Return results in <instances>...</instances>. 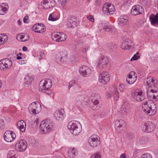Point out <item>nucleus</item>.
<instances>
[{
    "mask_svg": "<svg viewBox=\"0 0 158 158\" xmlns=\"http://www.w3.org/2000/svg\"><path fill=\"white\" fill-rule=\"evenodd\" d=\"M106 28V29H105L104 30L107 32L111 31L112 32H114L115 31L114 27L111 25H109V26Z\"/></svg>",
    "mask_w": 158,
    "mask_h": 158,
    "instance_id": "c9c22d12",
    "label": "nucleus"
},
{
    "mask_svg": "<svg viewBox=\"0 0 158 158\" xmlns=\"http://www.w3.org/2000/svg\"><path fill=\"white\" fill-rule=\"evenodd\" d=\"M93 105L94 106H93L94 108V107H97V105H98V104L99 103V102L98 100H95L94 101V102H92Z\"/></svg>",
    "mask_w": 158,
    "mask_h": 158,
    "instance_id": "6e6d98bb",
    "label": "nucleus"
},
{
    "mask_svg": "<svg viewBox=\"0 0 158 158\" xmlns=\"http://www.w3.org/2000/svg\"><path fill=\"white\" fill-rule=\"evenodd\" d=\"M128 17L127 15L121 16L118 19V22L119 25L123 26L126 24L128 21Z\"/></svg>",
    "mask_w": 158,
    "mask_h": 158,
    "instance_id": "5701e85b",
    "label": "nucleus"
},
{
    "mask_svg": "<svg viewBox=\"0 0 158 158\" xmlns=\"http://www.w3.org/2000/svg\"><path fill=\"white\" fill-rule=\"evenodd\" d=\"M149 91L148 90L147 92V95L148 98L149 99H158V90L156 92H151L150 89Z\"/></svg>",
    "mask_w": 158,
    "mask_h": 158,
    "instance_id": "b1692460",
    "label": "nucleus"
},
{
    "mask_svg": "<svg viewBox=\"0 0 158 158\" xmlns=\"http://www.w3.org/2000/svg\"><path fill=\"white\" fill-rule=\"evenodd\" d=\"M75 81L74 80H72L69 83V87L68 88L69 89H70V88L73 86L74 85H75Z\"/></svg>",
    "mask_w": 158,
    "mask_h": 158,
    "instance_id": "de8ad7c7",
    "label": "nucleus"
},
{
    "mask_svg": "<svg viewBox=\"0 0 158 158\" xmlns=\"http://www.w3.org/2000/svg\"><path fill=\"white\" fill-rule=\"evenodd\" d=\"M7 158H16L17 156L15 151L10 150L7 154Z\"/></svg>",
    "mask_w": 158,
    "mask_h": 158,
    "instance_id": "c756f323",
    "label": "nucleus"
},
{
    "mask_svg": "<svg viewBox=\"0 0 158 158\" xmlns=\"http://www.w3.org/2000/svg\"><path fill=\"white\" fill-rule=\"evenodd\" d=\"M147 85L149 86L148 90L150 89L151 92H156L158 90L157 88V81L151 76L148 77L146 79Z\"/></svg>",
    "mask_w": 158,
    "mask_h": 158,
    "instance_id": "20e7f679",
    "label": "nucleus"
},
{
    "mask_svg": "<svg viewBox=\"0 0 158 158\" xmlns=\"http://www.w3.org/2000/svg\"><path fill=\"white\" fill-rule=\"evenodd\" d=\"M67 0H58L59 3L61 4L62 5H64L66 2Z\"/></svg>",
    "mask_w": 158,
    "mask_h": 158,
    "instance_id": "4d7b16f0",
    "label": "nucleus"
},
{
    "mask_svg": "<svg viewBox=\"0 0 158 158\" xmlns=\"http://www.w3.org/2000/svg\"><path fill=\"white\" fill-rule=\"evenodd\" d=\"M127 138L129 139H132L134 137V134L133 133H128L127 134Z\"/></svg>",
    "mask_w": 158,
    "mask_h": 158,
    "instance_id": "49530a36",
    "label": "nucleus"
},
{
    "mask_svg": "<svg viewBox=\"0 0 158 158\" xmlns=\"http://www.w3.org/2000/svg\"><path fill=\"white\" fill-rule=\"evenodd\" d=\"M77 149L75 148H70L68 151V156L71 158H73L78 154Z\"/></svg>",
    "mask_w": 158,
    "mask_h": 158,
    "instance_id": "a878e982",
    "label": "nucleus"
},
{
    "mask_svg": "<svg viewBox=\"0 0 158 158\" xmlns=\"http://www.w3.org/2000/svg\"><path fill=\"white\" fill-rule=\"evenodd\" d=\"M110 75L107 72H103L100 74L99 79L100 82L103 84H106L110 80Z\"/></svg>",
    "mask_w": 158,
    "mask_h": 158,
    "instance_id": "2eb2a0df",
    "label": "nucleus"
},
{
    "mask_svg": "<svg viewBox=\"0 0 158 158\" xmlns=\"http://www.w3.org/2000/svg\"><path fill=\"white\" fill-rule=\"evenodd\" d=\"M27 147L26 141L23 139H20L17 142L15 145V150L18 152H23Z\"/></svg>",
    "mask_w": 158,
    "mask_h": 158,
    "instance_id": "1a4fd4ad",
    "label": "nucleus"
},
{
    "mask_svg": "<svg viewBox=\"0 0 158 158\" xmlns=\"http://www.w3.org/2000/svg\"><path fill=\"white\" fill-rule=\"evenodd\" d=\"M27 49V48L25 46H23L22 48V50L23 51H26Z\"/></svg>",
    "mask_w": 158,
    "mask_h": 158,
    "instance_id": "69168bd1",
    "label": "nucleus"
},
{
    "mask_svg": "<svg viewBox=\"0 0 158 158\" xmlns=\"http://www.w3.org/2000/svg\"><path fill=\"white\" fill-rule=\"evenodd\" d=\"M142 3L143 4L148 6L151 4V1L150 0H143Z\"/></svg>",
    "mask_w": 158,
    "mask_h": 158,
    "instance_id": "58836bf2",
    "label": "nucleus"
},
{
    "mask_svg": "<svg viewBox=\"0 0 158 158\" xmlns=\"http://www.w3.org/2000/svg\"><path fill=\"white\" fill-rule=\"evenodd\" d=\"M123 123H125V122L122 120H116L115 122L114 127L116 129H117L118 126L119 124Z\"/></svg>",
    "mask_w": 158,
    "mask_h": 158,
    "instance_id": "e433bc0d",
    "label": "nucleus"
},
{
    "mask_svg": "<svg viewBox=\"0 0 158 158\" xmlns=\"http://www.w3.org/2000/svg\"><path fill=\"white\" fill-rule=\"evenodd\" d=\"M142 109L145 113L150 116L154 114L156 111V105L152 100L143 102Z\"/></svg>",
    "mask_w": 158,
    "mask_h": 158,
    "instance_id": "f257e3e1",
    "label": "nucleus"
},
{
    "mask_svg": "<svg viewBox=\"0 0 158 158\" xmlns=\"http://www.w3.org/2000/svg\"><path fill=\"white\" fill-rule=\"evenodd\" d=\"M45 27L42 23H38L34 25L32 27L33 31L35 32L39 33H42L45 30Z\"/></svg>",
    "mask_w": 158,
    "mask_h": 158,
    "instance_id": "f3484780",
    "label": "nucleus"
},
{
    "mask_svg": "<svg viewBox=\"0 0 158 158\" xmlns=\"http://www.w3.org/2000/svg\"><path fill=\"white\" fill-rule=\"evenodd\" d=\"M64 58L61 55L58 56L56 59V60L57 62L59 63H61L64 61Z\"/></svg>",
    "mask_w": 158,
    "mask_h": 158,
    "instance_id": "37998d69",
    "label": "nucleus"
},
{
    "mask_svg": "<svg viewBox=\"0 0 158 158\" xmlns=\"http://www.w3.org/2000/svg\"><path fill=\"white\" fill-rule=\"evenodd\" d=\"M70 60L73 63H75L76 61V56L75 55L71 57Z\"/></svg>",
    "mask_w": 158,
    "mask_h": 158,
    "instance_id": "864d4df0",
    "label": "nucleus"
},
{
    "mask_svg": "<svg viewBox=\"0 0 158 158\" xmlns=\"http://www.w3.org/2000/svg\"><path fill=\"white\" fill-rule=\"evenodd\" d=\"M108 62V58L106 56H103L100 58L97 66L100 69H102L106 67Z\"/></svg>",
    "mask_w": 158,
    "mask_h": 158,
    "instance_id": "aec40b11",
    "label": "nucleus"
},
{
    "mask_svg": "<svg viewBox=\"0 0 158 158\" xmlns=\"http://www.w3.org/2000/svg\"><path fill=\"white\" fill-rule=\"evenodd\" d=\"M110 48L112 49H113L114 48H115L116 47V45L114 44H110Z\"/></svg>",
    "mask_w": 158,
    "mask_h": 158,
    "instance_id": "bf43d9fd",
    "label": "nucleus"
},
{
    "mask_svg": "<svg viewBox=\"0 0 158 158\" xmlns=\"http://www.w3.org/2000/svg\"><path fill=\"white\" fill-rule=\"evenodd\" d=\"M101 156L99 153H96L92 155L91 158H101Z\"/></svg>",
    "mask_w": 158,
    "mask_h": 158,
    "instance_id": "a18cd8bd",
    "label": "nucleus"
},
{
    "mask_svg": "<svg viewBox=\"0 0 158 158\" xmlns=\"http://www.w3.org/2000/svg\"><path fill=\"white\" fill-rule=\"evenodd\" d=\"M109 25V23L108 22L103 23H102V27L104 30Z\"/></svg>",
    "mask_w": 158,
    "mask_h": 158,
    "instance_id": "09e8293b",
    "label": "nucleus"
},
{
    "mask_svg": "<svg viewBox=\"0 0 158 158\" xmlns=\"http://www.w3.org/2000/svg\"><path fill=\"white\" fill-rule=\"evenodd\" d=\"M53 124L49 120H46L41 123L40 128L44 133H46L50 131L52 129Z\"/></svg>",
    "mask_w": 158,
    "mask_h": 158,
    "instance_id": "7ed1b4c3",
    "label": "nucleus"
},
{
    "mask_svg": "<svg viewBox=\"0 0 158 158\" xmlns=\"http://www.w3.org/2000/svg\"><path fill=\"white\" fill-rule=\"evenodd\" d=\"M49 0H44L42 2L41 4L44 8H45L46 9L49 8Z\"/></svg>",
    "mask_w": 158,
    "mask_h": 158,
    "instance_id": "f704fd0d",
    "label": "nucleus"
},
{
    "mask_svg": "<svg viewBox=\"0 0 158 158\" xmlns=\"http://www.w3.org/2000/svg\"><path fill=\"white\" fill-rule=\"evenodd\" d=\"M141 128L143 131L145 132L150 133L154 131L155 129V126L152 122L147 121L142 124Z\"/></svg>",
    "mask_w": 158,
    "mask_h": 158,
    "instance_id": "423d86ee",
    "label": "nucleus"
},
{
    "mask_svg": "<svg viewBox=\"0 0 158 158\" xmlns=\"http://www.w3.org/2000/svg\"><path fill=\"white\" fill-rule=\"evenodd\" d=\"M149 140V138L146 136L140 137L137 141L138 143L144 144L148 142Z\"/></svg>",
    "mask_w": 158,
    "mask_h": 158,
    "instance_id": "cd10ccee",
    "label": "nucleus"
},
{
    "mask_svg": "<svg viewBox=\"0 0 158 158\" xmlns=\"http://www.w3.org/2000/svg\"><path fill=\"white\" fill-rule=\"evenodd\" d=\"M79 72L82 76L87 77L90 75L91 73V70L87 66L84 65L79 68Z\"/></svg>",
    "mask_w": 158,
    "mask_h": 158,
    "instance_id": "4468645a",
    "label": "nucleus"
},
{
    "mask_svg": "<svg viewBox=\"0 0 158 158\" xmlns=\"http://www.w3.org/2000/svg\"><path fill=\"white\" fill-rule=\"evenodd\" d=\"M8 4L6 3H3L0 5V15H4L7 11V7Z\"/></svg>",
    "mask_w": 158,
    "mask_h": 158,
    "instance_id": "bb28decb",
    "label": "nucleus"
},
{
    "mask_svg": "<svg viewBox=\"0 0 158 158\" xmlns=\"http://www.w3.org/2000/svg\"><path fill=\"white\" fill-rule=\"evenodd\" d=\"M49 20H51L52 21H55L57 20L56 18H54L52 16L51 14H50L48 19Z\"/></svg>",
    "mask_w": 158,
    "mask_h": 158,
    "instance_id": "5fc2aeb1",
    "label": "nucleus"
},
{
    "mask_svg": "<svg viewBox=\"0 0 158 158\" xmlns=\"http://www.w3.org/2000/svg\"><path fill=\"white\" fill-rule=\"evenodd\" d=\"M17 126L20 130L22 132L25 131L26 127V123L23 120L19 121L17 123Z\"/></svg>",
    "mask_w": 158,
    "mask_h": 158,
    "instance_id": "393cba45",
    "label": "nucleus"
},
{
    "mask_svg": "<svg viewBox=\"0 0 158 158\" xmlns=\"http://www.w3.org/2000/svg\"><path fill=\"white\" fill-rule=\"evenodd\" d=\"M137 77L136 73L133 71H131L128 74V77L126 79V81L128 84H132L136 81Z\"/></svg>",
    "mask_w": 158,
    "mask_h": 158,
    "instance_id": "412c9836",
    "label": "nucleus"
},
{
    "mask_svg": "<svg viewBox=\"0 0 158 158\" xmlns=\"http://www.w3.org/2000/svg\"><path fill=\"white\" fill-rule=\"evenodd\" d=\"M88 141L90 146L94 148L98 147L100 144V138L96 135L91 136L89 138Z\"/></svg>",
    "mask_w": 158,
    "mask_h": 158,
    "instance_id": "9d476101",
    "label": "nucleus"
},
{
    "mask_svg": "<svg viewBox=\"0 0 158 158\" xmlns=\"http://www.w3.org/2000/svg\"><path fill=\"white\" fill-rule=\"evenodd\" d=\"M125 123H123V124H119L118 126V127L117 128V129H116L117 131H120L122 130V127L124 126Z\"/></svg>",
    "mask_w": 158,
    "mask_h": 158,
    "instance_id": "3c124183",
    "label": "nucleus"
},
{
    "mask_svg": "<svg viewBox=\"0 0 158 158\" xmlns=\"http://www.w3.org/2000/svg\"><path fill=\"white\" fill-rule=\"evenodd\" d=\"M3 122L2 121L1 119H0V129L1 128L3 125Z\"/></svg>",
    "mask_w": 158,
    "mask_h": 158,
    "instance_id": "e2e57ef3",
    "label": "nucleus"
},
{
    "mask_svg": "<svg viewBox=\"0 0 158 158\" xmlns=\"http://www.w3.org/2000/svg\"><path fill=\"white\" fill-rule=\"evenodd\" d=\"M16 138V135L13 131H7L4 134V138L7 142H11Z\"/></svg>",
    "mask_w": 158,
    "mask_h": 158,
    "instance_id": "f8f14e48",
    "label": "nucleus"
},
{
    "mask_svg": "<svg viewBox=\"0 0 158 158\" xmlns=\"http://www.w3.org/2000/svg\"><path fill=\"white\" fill-rule=\"evenodd\" d=\"M56 5V2L54 0H49V8L55 6Z\"/></svg>",
    "mask_w": 158,
    "mask_h": 158,
    "instance_id": "ea45409f",
    "label": "nucleus"
},
{
    "mask_svg": "<svg viewBox=\"0 0 158 158\" xmlns=\"http://www.w3.org/2000/svg\"><path fill=\"white\" fill-rule=\"evenodd\" d=\"M59 32H56V33L53 34L52 35V38L54 41H58L59 39L58 37L60 36V34H59Z\"/></svg>",
    "mask_w": 158,
    "mask_h": 158,
    "instance_id": "473e14b6",
    "label": "nucleus"
},
{
    "mask_svg": "<svg viewBox=\"0 0 158 158\" xmlns=\"http://www.w3.org/2000/svg\"><path fill=\"white\" fill-rule=\"evenodd\" d=\"M23 21L24 23H28L27 21V19L26 17L24 18L23 19Z\"/></svg>",
    "mask_w": 158,
    "mask_h": 158,
    "instance_id": "0e129e2a",
    "label": "nucleus"
},
{
    "mask_svg": "<svg viewBox=\"0 0 158 158\" xmlns=\"http://www.w3.org/2000/svg\"><path fill=\"white\" fill-rule=\"evenodd\" d=\"M52 81L51 79H47L46 80H41L39 83V90L40 91H44V90L50 89L52 86Z\"/></svg>",
    "mask_w": 158,
    "mask_h": 158,
    "instance_id": "0eeeda50",
    "label": "nucleus"
},
{
    "mask_svg": "<svg viewBox=\"0 0 158 158\" xmlns=\"http://www.w3.org/2000/svg\"><path fill=\"white\" fill-rule=\"evenodd\" d=\"M1 35H2V36H0L1 41H2V44H4L7 40V37L6 35L4 34H1Z\"/></svg>",
    "mask_w": 158,
    "mask_h": 158,
    "instance_id": "4c0bfd02",
    "label": "nucleus"
},
{
    "mask_svg": "<svg viewBox=\"0 0 158 158\" xmlns=\"http://www.w3.org/2000/svg\"><path fill=\"white\" fill-rule=\"evenodd\" d=\"M41 109V106L39 102H34L31 103L28 107V110L30 113L34 114L39 113Z\"/></svg>",
    "mask_w": 158,
    "mask_h": 158,
    "instance_id": "39448f33",
    "label": "nucleus"
},
{
    "mask_svg": "<svg viewBox=\"0 0 158 158\" xmlns=\"http://www.w3.org/2000/svg\"><path fill=\"white\" fill-rule=\"evenodd\" d=\"M149 19L152 25H154L156 23L157 24L158 19L155 17L154 15L153 14H151L149 17Z\"/></svg>",
    "mask_w": 158,
    "mask_h": 158,
    "instance_id": "2f4dec72",
    "label": "nucleus"
},
{
    "mask_svg": "<svg viewBox=\"0 0 158 158\" xmlns=\"http://www.w3.org/2000/svg\"><path fill=\"white\" fill-rule=\"evenodd\" d=\"M120 158H127V157L126 154L123 153L121 154L120 156Z\"/></svg>",
    "mask_w": 158,
    "mask_h": 158,
    "instance_id": "052dcab7",
    "label": "nucleus"
},
{
    "mask_svg": "<svg viewBox=\"0 0 158 158\" xmlns=\"http://www.w3.org/2000/svg\"><path fill=\"white\" fill-rule=\"evenodd\" d=\"M106 96L107 98H109L110 97V94H109L108 93H107L106 94Z\"/></svg>",
    "mask_w": 158,
    "mask_h": 158,
    "instance_id": "338daca9",
    "label": "nucleus"
},
{
    "mask_svg": "<svg viewBox=\"0 0 158 158\" xmlns=\"http://www.w3.org/2000/svg\"><path fill=\"white\" fill-rule=\"evenodd\" d=\"M139 57V56L136 55V54L134 55V56L131 58V61L137 60Z\"/></svg>",
    "mask_w": 158,
    "mask_h": 158,
    "instance_id": "603ef678",
    "label": "nucleus"
},
{
    "mask_svg": "<svg viewBox=\"0 0 158 158\" xmlns=\"http://www.w3.org/2000/svg\"><path fill=\"white\" fill-rule=\"evenodd\" d=\"M143 11L144 9L142 6L137 5L133 6L131 12L133 15H136L142 14Z\"/></svg>",
    "mask_w": 158,
    "mask_h": 158,
    "instance_id": "dca6fc26",
    "label": "nucleus"
},
{
    "mask_svg": "<svg viewBox=\"0 0 158 158\" xmlns=\"http://www.w3.org/2000/svg\"><path fill=\"white\" fill-rule=\"evenodd\" d=\"M80 124L79 123L76 121H71L69 122L68 125V128L70 132L73 135H77L81 131Z\"/></svg>",
    "mask_w": 158,
    "mask_h": 158,
    "instance_id": "f03ea898",
    "label": "nucleus"
},
{
    "mask_svg": "<svg viewBox=\"0 0 158 158\" xmlns=\"http://www.w3.org/2000/svg\"><path fill=\"white\" fill-rule=\"evenodd\" d=\"M33 77L28 74H27L24 77L25 84L27 85L31 84L33 80Z\"/></svg>",
    "mask_w": 158,
    "mask_h": 158,
    "instance_id": "c85d7f7f",
    "label": "nucleus"
},
{
    "mask_svg": "<svg viewBox=\"0 0 158 158\" xmlns=\"http://www.w3.org/2000/svg\"><path fill=\"white\" fill-rule=\"evenodd\" d=\"M119 89L121 92H124L125 85H124L120 84L119 85Z\"/></svg>",
    "mask_w": 158,
    "mask_h": 158,
    "instance_id": "79ce46f5",
    "label": "nucleus"
},
{
    "mask_svg": "<svg viewBox=\"0 0 158 158\" xmlns=\"http://www.w3.org/2000/svg\"><path fill=\"white\" fill-rule=\"evenodd\" d=\"M133 43L131 40L127 39L122 42L121 48L124 50H128L133 47Z\"/></svg>",
    "mask_w": 158,
    "mask_h": 158,
    "instance_id": "6ab92c4d",
    "label": "nucleus"
},
{
    "mask_svg": "<svg viewBox=\"0 0 158 158\" xmlns=\"http://www.w3.org/2000/svg\"><path fill=\"white\" fill-rule=\"evenodd\" d=\"M114 98L115 100H117L119 98V94L118 91H115L114 95Z\"/></svg>",
    "mask_w": 158,
    "mask_h": 158,
    "instance_id": "c03bdc74",
    "label": "nucleus"
},
{
    "mask_svg": "<svg viewBox=\"0 0 158 158\" xmlns=\"http://www.w3.org/2000/svg\"><path fill=\"white\" fill-rule=\"evenodd\" d=\"M77 19L74 17H71L68 19L67 26L69 27H74L77 26Z\"/></svg>",
    "mask_w": 158,
    "mask_h": 158,
    "instance_id": "4be33fe9",
    "label": "nucleus"
},
{
    "mask_svg": "<svg viewBox=\"0 0 158 158\" xmlns=\"http://www.w3.org/2000/svg\"><path fill=\"white\" fill-rule=\"evenodd\" d=\"M87 18L92 22H94V17L91 15L87 16Z\"/></svg>",
    "mask_w": 158,
    "mask_h": 158,
    "instance_id": "13d9d810",
    "label": "nucleus"
},
{
    "mask_svg": "<svg viewBox=\"0 0 158 158\" xmlns=\"http://www.w3.org/2000/svg\"><path fill=\"white\" fill-rule=\"evenodd\" d=\"M18 37L20 39L21 41L23 42L27 41L29 39L28 35L26 34H22L19 35Z\"/></svg>",
    "mask_w": 158,
    "mask_h": 158,
    "instance_id": "7c9ffc66",
    "label": "nucleus"
},
{
    "mask_svg": "<svg viewBox=\"0 0 158 158\" xmlns=\"http://www.w3.org/2000/svg\"><path fill=\"white\" fill-rule=\"evenodd\" d=\"M59 34H60V36L58 37L59 39L58 42L63 41L65 40L66 37L65 34L60 32Z\"/></svg>",
    "mask_w": 158,
    "mask_h": 158,
    "instance_id": "72a5a7b5",
    "label": "nucleus"
},
{
    "mask_svg": "<svg viewBox=\"0 0 158 158\" xmlns=\"http://www.w3.org/2000/svg\"><path fill=\"white\" fill-rule=\"evenodd\" d=\"M132 96L134 99L138 102H141L145 99V95L141 91H134L132 94Z\"/></svg>",
    "mask_w": 158,
    "mask_h": 158,
    "instance_id": "ddd939ff",
    "label": "nucleus"
},
{
    "mask_svg": "<svg viewBox=\"0 0 158 158\" xmlns=\"http://www.w3.org/2000/svg\"><path fill=\"white\" fill-rule=\"evenodd\" d=\"M42 92H44L47 94L48 95H51L52 94V92L51 91V90L50 89H48L47 90H44V91H41Z\"/></svg>",
    "mask_w": 158,
    "mask_h": 158,
    "instance_id": "8fccbe9b",
    "label": "nucleus"
},
{
    "mask_svg": "<svg viewBox=\"0 0 158 158\" xmlns=\"http://www.w3.org/2000/svg\"><path fill=\"white\" fill-rule=\"evenodd\" d=\"M141 158H152V156L149 154L146 153L143 154Z\"/></svg>",
    "mask_w": 158,
    "mask_h": 158,
    "instance_id": "a19ab883",
    "label": "nucleus"
},
{
    "mask_svg": "<svg viewBox=\"0 0 158 158\" xmlns=\"http://www.w3.org/2000/svg\"><path fill=\"white\" fill-rule=\"evenodd\" d=\"M12 64V61L10 59H2L0 61V69L3 71H6L9 69Z\"/></svg>",
    "mask_w": 158,
    "mask_h": 158,
    "instance_id": "6e6552de",
    "label": "nucleus"
},
{
    "mask_svg": "<svg viewBox=\"0 0 158 158\" xmlns=\"http://www.w3.org/2000/svg\"><path fill=\"white\" fill-rule=\"evenodd\" d=\"M115 8L113 5L110 4H105L102 8L103 13L107 15L112 14L115 11Z\"/></svg>",
    "mask_w": 158,
    "mask_h": 158,
    "instance_id": "9b49d317",
    "label": "nucleus"
},
{
    "mask_svg": "<svg viewBox=\"0 0 158 158\" xmlns=\"http://www.w3.org/2000/svg\"><path fill=\"white\" fill-rule=\"evenodd\" d=\"M65 115L64 111L62 109L56 110L54 114V117L57 120H62L64 119Z\"/></svg>",
    "mask_w": 158,
    "mask_h": 158,
    "instance_id": "a211bd4d",
    "label": "nucleus"
},
{
    "mask_svg": "<svg viewBox=\"0 0 158 158\" xmlns=\"http://www.w3.org/2000/svg\"><path fill=\"white\" fill-rule=\"evenodd\" d=\"M126 110H121V113L123 114H125L127 113Z\"/></svg>",
    "mask_w": 158,
    "mask_h": 158,
    "instance_id": "680f3d73",
    "label": "nucleus"
},
{
    "mask_svg": "<svg viewBox=\"0 0 158 158\" xmlns=\"http://www.w3.org/2000/svg\"><path fill=\"white\" fill-rule=\"evenodd\" d=\"M18 23L19 25H21V22L20 19H19L18 21Z\"/></svg>",
    "mask_w": 158,
    "mask_h": 158,
    "instance_id": "774afa93",
    "label": "nucleus"
}]
</instances>
